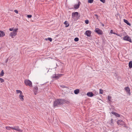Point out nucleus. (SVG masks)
Here are the masks:
<instances>
[{
  "label": "nucleus",
  "mask_w": 132,
  "mask_h": 132,
  "mask_svg": "<svg viewBox=\"0 0 132 132\" xmlns=\"http://www.w3.org/2000/svg\"><path fill=\"white\" fill-rule=\"evenodd\" d=\"M65 100L64 99H56L53 103V106L54 107L57 106L59 105L63 104L65 102Z\"/></svg>",
  "instance_id": "nucleus-1"
},
{
  "label": "nucleus",
  "mask_w": 132,
  "mask_h": 132,
  "mask_svg": "<svg viewBox=\"0 0 132 132\" xmlns=\"http://www.w3.org/2000/svg\"><path fill=\"white\" fill-rule=\"evenodd\" d=\"M18 30V29L17 28L16 29L14 30L12 32H11L10 36L12 37V38H13L14 36L16 35Z\"/></svg>",
  "instance_id": "nucleus-2"
},
{
  "label": "nucleus",
  "mask_w": 132,
  "mask_h": 132,
  "mask_svg": "<svg viewBox=\"0 0 132 132\" xmlns=\"http://www.w3.org/2000/svg\"><path fill=\"white\" fill-rule=\"evenodd\" d=\"M24 82L26 86H28L30 87L32 86V84L31 82L29 80H25Z\"/></svg>",
  "instance_id": "nucleus-3"
},
{
  "label": "nucleus",
  "mask_w": 132,
  "mask_h": 132,
  "mask_svg": "<svg viewBox=\"0 0 132 132\" xmlns=\"http://www.w3.org/2000/svg\"><path fill=\"white\" fill-rule=\"evenodd\" d=\"M123 39L124 40L129 41L130 43H132V42L130 37L128 35L126 36L123 38Z\"/></svg>",
  "instance_id": "nucleus-4"
},
{
  "label": "nucleus",
  "mask_w": 132,
  "mask_h": 132,
  "mask_svg": "<svg viewBox=\"0 0 132 132\" xmlns=\"http://www.w3.org/2000/svg\"><path fill=\"white\" fill-rule=\"evenodd\" d=\"M11 129L20 132H22L23 131L22 130L20 129L18 126H15L12 127L11 128Z\"/></svg>",
  "instance_id": "nucleus-5"
},
{
  "label": "nucleus",
  "mask_w": 132,
  "mask_h": 132,
  "mask_svg": "<svg viewBox=\"0 0 132 132\" xmlns=\"http://www.w3.org/2000/svg\"><path fill=\"white\" fill-rule=\"evenodd\" d=\"M94 31L98 35H102L103 34V32L102 30L98 28H96Z\"/></svg>",
  "instance_id": "nucleus-6"
},
{
  "label": "nucleus",
  "mask_w": 132,
  "mask_h": 132,
  "mask_svg": "<svg viewBox=\"0 0 132 132\" xmlns=\"http://www.w3.org/2000/svg\"><path fill=\"white\" fill-rule=\"evenodd\" d=\"M117 123L119 125L123 126L125 125V122L122 120H119L117 121Z\"/></svg>",
  "instance_id": "nucleus-7"
},
{
  "label": "nucleus",
  "mask_w": 132,
  "mask_h": 132,
  "mask_svg": "<svg viewBox=\"0 0 132 132\" xmlns=\"http://www.w3.org/2000/svg\"><path fill=\"white\" fill-rule=\"evenodd\" d=\"M63 75L62 74H55V76H54L53 78H54L55 79H57L61 77Z\"/></svg>",
  "instance_id": "nucleus-8"
},
{
  "label": "nucleus",
  "mask_w": 132,
  "mask_h": 132,
  "mask_svg": "<svg viewBox=\"0 0 132 132\" xmlns=\"http://www.w3.org/2000/svg\"><path fill=\"white\" fill-rule=\"evenodd\" d=\"M78 13L77 12L72 13V18L73 19L75 17H77L78 15Z\"/></svg>",
  "instance_id": "nucleus-9"
},
{
  "label": "nucleus",
  "mask_w": 132,
  "mask_h": 132,
  "mask_svg": "<svg viewBox=\"0 0 132 132\" xmlns=\"http://www.w3.org/2000/svg\"><path fill=\"white\" fill-rule=\"evenodd\" d=\"M125 89L126 91V92L127 93V94L130 95V90L129 88L128 87H127L125 88Z\"/></svg>",
  "instance_id": "nucleus-10"
},
{
  "label": "nucleus",
  "mask_w": 132,
  "mask_h": 132,
  "mask_svg": "<svg viewBox=\"0 0 132 132\" xmlns=\"http://www.w3.org/2000/svg\"><path fill=\"white\" fill-rule=\"evenodd\" d=\"M81 2L78 1V3L77 4H76L74 5V7L75 9H77L79 8V6L81 4Z\"/></svg>",
  "instance_id": "nucleus-11"
},
{
  "label": "nucleus",
  "mask_w": 132,
  "mask_h": 132,
  "mask_svg": "<svg viewBox=\"0 0 132 132\" xmlns=\"http://www.w3.org/2000/svg\"><path fill=\"white\" fill-rule=\"evenodd\" d=\"M91 31L90 30H87L85 32V34L88 37L90 36Z\"/></svg>",
  "instance_id": "nucleus-12"
},
{
  "label": "nucleus",
  "mask_w": 132,
  "mask_h": 132,
  "mask_svg": "<svg viewBox=\"0 0 132 132\" xmlns=\"http://www.w3.org/2000/svg\"><path fill=\"white\" fill-rule=\"evenodd\" d=\"M87 95L89 97H92L94 96V94L92 92H89L87 94Z\"/></svg>",
  "instance_id": "nucleus-13"
},
{
  "label": "nucleus",
  "mask_w": 132,
  "mask_h": 132,
  "mask_svg": "<svg viewBox=\"0 0 132 132\" xmlns=\"http://www.w3.org/2000/svg\"><path fill=\"white\" fill-rule=\"evenodd\" d=\"M38 88L37 87V86L35 87H34V92L35 95L37 94L38 92Z\"/></svg>",
  "instance_id": "nucleus-14"
},
{
  "label": "nucleus",
  "mask_w": 132,
  "mask_h": 132,
  "mask_svg": "<svg viewBox=\"0 0 132 132\" xmlns=\"http://www.w3.org/2000/svg\"><path fill=\"white\" fill-rule=\"evenodd\" d=\"M23 97L24 96L22 94H21L19 95V97L20 100L22 101H23L24 100Z\"/></svg>",
  "instance_id": "nucleus-15"
},
{
  "label": "nucleus",
  "mask_w": 132,
  "mask_h": 132,
  "mask_svg": "<svg viewBox=\"0 0 132 132\" xmlns=\"http://www.w3.org/2000/svg\"><path fill=\"white\" fill-rule=\"evenodd\" d=\"M111 113L112 114L114 115L117 117H119L120 116V115L119 114L114 112H112Z\"/></svg>",
  "instance_id": "nucleus-16"
},
{
  "label": "nucleus",
  "mask_w": 132,
  "mask_h": 132,
  "mask_svg": "<svg viewBox=\"0 0 132 132\" xmlns=\"http://www.w3.org/2000/svg\"><path fill=\"white\" fill-rule=\"evenodd\" d=\"M5 35V33L3 31H0V37H3Z\"/></svg>",
  "instance_id": "nucleus-17"
},
{
  "label": "nucleus",
  "mask_w": 132,
  "mask_h": 132,
  "mask_svg": "<svg viewBox=\"0 0 132 132\" xmlns=\"http://www.w3.org/2000/svg\"><path fill=\"white\" fill-rule=\"evenodd\" d=\"M108 98L109 101H110V102H109V104H111V102L112 101V97L111 96H108Z\"/></svg>",
  "instance_id": "nucleus-18"
},
{
  "label": "nucleus",
  "mask_w": 132,
  "mask_h": 132,
  "mask_svg": "<svg viewBox=\"0 0 132 132\" xmlns=\"http://www.w3.org/2000/svg\"><path fill=\"white\" fill-rule=\"evenodd\" d=\"M124 22L126 23V24H127L128 25L130 26L131 24L128 22V20H125V19H123Z\"/></svg>",
  "instance_id": "nucleus-19"
},
{
  "label": "nucleus",
  "mask_w": 132,
  "mask_h": 132,
  "mask_svg": "<svg viewBox=\"0 0 132 132\" xmlns=\"http://www.w3.org/2000/svg\"><path fill=\"white\" fill-rule=\"evenodd\" d=\"M74 93L76 94H78L79 92V89H77L74 90Z\"/></svg>",
  "instance_id": "nucleus-20"
},
{
  "label": "nucleus",
  "mask_w": 132,
  "mask_h": 132,
  "mask_svg": "<svg viewBox=\"0 0 132 132\" xmlns=\"http://www.w3.org/2000/svg\"><path fill=\"white\" fill-rule=\"evenodd\" d=\"M111 126H113L114 125L113 120L112 119L109 122Z\"/></svg>",
  "instance_id": "nucleus-21"
},
{
  "label": "nucleus",
  "mask_w": 132,
  "mask_h": 132,
  "mask_svg": "<svg viewBox=\"0 0 132 132\" xmlns=\"http://www.w3.org/2000/svg\"><path fill=\"white\" fill-rule=\"evenodd\" d=\"M129 66L130 68H132V62L131 61L129 62Z\"/></svg>",
  "instance_id": "nucleus-22"
},
{
  "label": "nucleus",
  "mask_w": 132,
  "mask_h": 132,
  "mask_svg": "<svg viewBox=\"0 0 132 132\" xmlns=\"http://www.w3.org/2000/svg\"><path fill=\"white\" fill-rule=\"evenodd\" d=\"M64 24H65L66 25L65 26V27H68L69 26V24L68 23V22L67 21H65L64 22Z\"/></svg>",
  "instance_id": "nucleus-23"
},
{
  "label": "nucleus",
  "mask_w": 132,
  "mask_h": 132,
  "mask_svg": "<svg viewBox=\"0 0 132 132\" xmlns=\"http://www.w3.org/2000/svg\"><path fill=\"white\" fill-rule=\"evenodd\" d=\"M16 93L17 94L20 93V94H23L22 92L20 90H16Z\"/></svg>",
  "instance_id": "nucleus-24"
},
{
  "label": "nucleus",
  "mask_w": 132,
  "mask_h": 132,
  "mask_svg": "<svg viewBox=\"0 0 132 132\" xmlns=\"http://www.w3.org/2000/svg\"><path fill=\"white\" fill-rule=\"evenodd\" d=\"M12 127H9V126H6L5 127V128H6L8 130H10L11 129V128Z\"/></svg>",
  "instance_id": "nucleus-25"
},
{
  "label": "nucleus",
  "mask_w": 132,
  "mask_h": 132,
  "mask_svg": "<svg viewBox=\"0 0 132 132\" xmlns=\"http://www.w3.org/2000/svg\"><path fill=\"white\" fill-rule=\"evenodd\" d=\"M4 72L3 70H2L1 71L0 75L1 76H4Z\"/></svg>",
  "instance_id": "nucleus-26"
},
{
  "label": "nucleus",
  "mask_w": 132,
  "mask_h": 132,
  "mask_svg": "<svg viewBox=\"0 0 132 132\" xmlns=\"http://www.w3.org/2000/svg\"><path fill=\"white\" fill-rule=\"evenodd\" d=\"M79 40V38L78 37H76L74 39V40L76 42H78Z\"/></svg>",
  "instance_id": "nucleus-27"
},
{
  "label": "nucleus",
  "mask_w": 132,
  "mask_h": 132,
  "mask_svg": "<svg viewBox=\"0 0 132 132\" xmlns=\"http://www.w3.org/2000/svg\"><path fill=\"white\" fill-rule=\"evenodd\" d=\"M103 91L102 89H100L99 91V93L100 94H103Z\"/></svg>",
  "instance_id": "nucleus-28"
},
{
  "label": "nucleus",
  "mask_w": 132,
  "mask_h": 132,
  "mask_svg": "<svg viewBox=\"0 0 132 132\" xmlns=\"http://www.w3.org/2000/svg\"><path fill=\"white\" fill-rule=\"evenodd\" d=\"M94 0H88V2L89 3H92L93 2Z\"/></svg>",
  "instance_id": "nucleus-29"
},
{
  "label": "nucleus",
  "mask_w": 132,
  "mask_h": 132,
  "mask_svg": "<svg viewBox=\"0 0 132 132\" xmlns=\"http://www.w3.org/2000/svg\"><path fill=\"white\" fill-rule=\"evenodd\" d=\"M0 81L2 83L4 82V80L3 79L0 78Z\"/></svg>",
  "instance_id": "nucleus-30"
},
{
  "label": "nucleus",
  "mask_w": 132,
  "mask_h": 132,
  "mask_svg": "<svg viewBox=\"0 0 132 132\" xmlns=\"http://www.w3.org/2000/svg\"><path fill=\"white\" fill-rule=\"evenodd\" d=\"M85 22L86 24H88L89 23V21L88 20H87L85 21Z\"/></svg>",
  "instance_id": "nucleus-31"
},
{
  "label": "nucleus",
  "mask_w": 132,
  "mask_h": 132,
  "mask_svg": "<svg viewBox=\"0 0 132 132\" xmlns=\"http://www.w3.org/2000/svg\"><path fill=\"white\" fill-rule=\"evenodd\" d=\"M60 87H62V88H67V87L66 86H65L64 85L60 86Z\"/></svg>",
  "instance_id": "nucleus-32"
},
{
  "label": "nucleus",
  "mask_w": 132,
  "mask_h": 132,
  "mask_svg": "<svg viewBox=\"0 0 132 132\" xmlns=\"http://www.w3.org/2000/svg\"><path fill=\"white\" fill-rule=\"evenodd\" d=\"M48 40H49L50 42H51L52 41V38H48Z\"/></svg>",
  "instance_id": "nucleus-33"
},
{
  "label": "nucleus",
  "mask_w": 132,
  "mask_h": 132,
  "mask_svg": "<svg viewBox=\"0 0 132 132\" xmlns=\"http://www.w3.org/2000/svg\"><path fill=\"white\" fill-rule=\"evenodd\" d=\"M94 16H96V18L99 20L98 18V16L97 14H94Z\"/></svg>",
  "instance_id": "nucleus-34"
},
{
  "label": "nucleus",
  "mask_w": 132,
  "mask_h": 132,
  "mask_svg": "<svg viewBox=\"0 0 132 132\" xmlns=\"http://www.w3.org/2000/svg\"><path fill=\"white\" fill-rule=\"evenodd\" d=\"M110 33H111V34H116L117 35V34H116V33L113 32V31L112 30H111Z\"/></svg>",
  "instance_id": "nucleus-35"
},
{
  "label": "nucleus",
  "mask_w": 132,
  "mask_h": 132,
  "mask_svg": "<svg viewBox=\"0 0 132 132\" xmlns=\"http://www.w3.org/2000/svg\"><path fill=\"white\" fill-rule=\"evenodd\" d=\"M27 16L28 18H30L32 17V16L30 15H27Z\"/></svg>",
  "instance_id": "nucleus-36"
},
{
  "label": "nucleus",
  "mask_w": 132,
  "mask_h": 132,
  "mask_svg": "<svg viewBox=\"0 0 132 132\" xmlns=\"http://www.w3.org/2000/svg\"><path fill=\"white\" fill-rule=\"evenodd\" d=\"M100 1L103 3H104L105 2V0H100Z\"/></svg>",
  "instance_id": "nucleus-37"
},
{
  "label": "nucleus",
  "mask_w": 132,
  "mask_h": 132,
  "mask_svg": "<svg viewBox=\"0 0 132 132\" xmlns=\"http://www.w3.org/2000/svg\"><path fill=\"white\" fill-rule=\"evenodd\" d=\"M14 12L17 14H18V11L17 10H14Z\"/></svg>",
  "instance_id": "nucleus-38"
},
{
  "label": "nucleus",
  "mask_w": 132,
  "mask_h": 132,
  "mask_svg": "<svg viewBox=\"0 0 132 132\" xmlns=\"http://www.w3.org/2000/svg\"><path fill=\"white\" fill-rule=\"evenodd\" d=\"M9 30L10 31H13V28H10L9 29Z\"/></svg>",
  "instance_id": "nucleus-39"
},
{
  "label": "nucleus",
  "mask_w": 132,
  "mask_h": 132,
  "mask_svg": "<svg viewBox=\"0 0 132 132\" xmlns=\"http://www.w3.org/2000/svg\"><path fill=\"white\" fill-rule=\"evenodd\" d=\"M65 102L67 103H69V101H66L65 100V102H64V103Z\"/></svg>",
  "instance_id": "nucleus-40"
},
{
  "label": "nucleus",
  "mask_w": 132,
  "mask_h": 132,
  "mask_svg": "<svg viewBox=\"0 0 132 132\" xmlns=\"http://www.w3.org/2000/svg\"><path fill=\"white\" fill-rule=\"evenodd\" d=\"M7 61H8V59H7L6 60L5 62L6 63H7Z\"/></svg>",
  "instance_id": "nucleus-41"
},
{
  "label": "nucleus",
  "mask_w": 132,
  "mask_h": 132,
  "mask_svg": "<svg viewBox=\"0 0 132 132\" xmlns=\"http://www.w3.org/2000/svg\"><path fill=\"white\" fill-rule=\"evenodd\" d=\"M45 40H48V38H45Z\"/></svg>",
  "instance_id": "nucleus-42"
},
{
  "label": "nucleus",
  "mask_w": 132,
  "mask_h": 132,
  "mask_svg": "<svg viewBox=\"0 0 132 132\" xmlns=\"http://www.w3.org/2000/svg\"><path fill=\"white\" fill-rule=\"evenodd\" d=\"M102 26H104V24H102Z\"/></svg>",
  "instance_id": "nucleus-43"
}]
</instances>
